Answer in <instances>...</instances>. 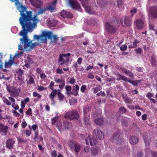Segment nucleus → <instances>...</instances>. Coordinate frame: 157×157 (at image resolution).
Returning a JSON list of instances; mask_svg holds the SVG:
<instances>
[{
  "label": "nucleus",
  "instance_id": "aec40b11",
  "mask_svg": "<svg viewBox=\"0 0 157 157\" xmlns=\"http://www.w3.org/2000/svg\"><path fill=\"white\" fill-rule=\"evenodd\" d=\"M139 139L136 136H130L129 139V142L132 145H135L138 143Z\"/></svg>",
  "mask_w": 157,
  "mask_h": 157
},
{
  "label": "nucleus",
  "instance_id": "4be33fe9",
  "mask_svg": "<svg viewBox=\"0 0 157 157\" xmlns=\"http://www.w3.org/2000/svg\"><path fill=\"white\" fill-rule=\"evenodd\" d=\"M20 91V90L19 89L13 88V90L10 94L12 97H17L19 95Z\"/></svg>",
  "mask_w": 157,
  "mask_h": 157
},
{
  "label": "nucleus",
  "instance_id": "58836bf2",
  "mask_svg": "<svg viewBox=\"0 0 157 157\" xmlns=\"http://www.w3.org/2000/svg\"><path fill=\"white\" fill-rule=\"evenodd\" d=\"M120 113L121 114L125 113L127 111V110L125 107L122 106L119 109Z\"/></svg>",
  "mask_w": 157,
  "mask_h": 157
},
{
  "label": "nucleus",
  "instance_id": "5fc2aeb1",
  "mask_svg": "<svg viewBox=\"0 0 157 157\" xmlns=\"http://www.w3.org/2000/svg\"><path fill=\"white\" fill-rule=\"evenodd\" d=\"M126 75H128L129 76L133 78L134 75L130 71L128 70Z\"/></svg>",
  "mask_w": 157,
  "mask_h": 157
},
{
  "label": "nucleus",
  "instance_id": "9b49d317",
  "mask_svg": "<svg viewBox=\"0 0 157 157\" xmlns=\"http://www.w3.org/2000/svg\"><path fill=\"white\" fill-rule=\"evenodd\" d=\"M149 14L152 17L157 18V6H151L149 8Z\"/></svg>",
  "mask_w": 157,
  "mask_h": 157
},
{
  "label": "nucleus",
  "instance_id": "2eb2a0df",
  "mask_svg": "<svg viewBox=\"0 0 157 157\" xmlns=\"http://www.w3.org/2000/svg\"><path fill=\"white\" fill-rule=\"evenodd\" d=\"M14 144L15 141L14 139L12 138L9 139L6 142V147L10 149H13Z\"/></svg>",
  "mask_w": 157,
  "mask_h": 157
},
{
  "label": "nucleus",
  "instance_id": "052dcab7",
  "mask_svg": "<svg viewBox=\"0 0 157 157\" xmlns=\"http://www.w3.org/2000/svg\"><path fill=\"white\" fill-rule=\"evenodd\" d=\"M46 88H45L44 86H38V90L39 91H42L45 89H46Z\"/></svg>",
  "mask_w": 157,
  "mask_h": 157
},
{
  "label": "nucleus",
  "instance_id": "a19ab883",
  "mask_svg": "<svg viewBox=\"0 0 157 157\" xmlns=\"http://www.w3.org/2000/svg\"><path fill=\"white\" fill-rule=\"evenodd\" d=\"M13 63V60H9L8 62H5V67H8L9 65H11Z\"/></svg>",
  "mask_w": 157,
  "mask_h": 157
},
{
  "label": "nucleus",
  "instance_id": "393cba45",
  "mask_svg": "<svg viewBox=\"0 0 157 157\" xmlns=\"http://www.w3.org/2000/svg\"><path fill=\"white\" fill-rule=\"evenodd\" d=\"M94 122L96 124L100 126L103 124L104 120L103 118L101 117L97 118L94 120Z\"/></svg>",
  "mask_w": 157,
  "mask_h": 157
},
{
  "label": "nucleus",
  "instance_id": "a18cd8bd",
  "mask_svg": "<svg viewBox=\"0 0 157 157\" xmlns=\"http://www.w3.org/2000/svg\"><path fill=\"white\" fill-rule=\"evenodd\" d=\"M4 78L6 80H9L10 79V77H5L3 74L0 72V79Z\"/></svg>",
  "mask_w": 157,
  "mask_h": 157
},
{
  "label": "nucleus",
  "instance_id": "cd10ccee",
  "mask_svg": "<svg viewBox=\"0 0 157 157\" xmlns=\"http://www.w3.org/2000/svg\"><path fill=\"white\" fill-rule=\"evenodd\" d=\"M123 100L126 103H131L132 100L128 97L127 95H122Z\"/></svg>",
  "mask_w": 157,
  "mask_h": 157
},
{
  "label": "nucleus",
  "instance_id": "8fccbe9b",
  "mask_svg": "<svg viewBox=\"0 0 157 157\" xmlns=\"http://www.w3.org/2000/svg\"><path fill=\"white\" fill-rule=\"evenodd\" d=\"M155 26L154 25L151 23H149V29L150 30H152L153 31H155Z\"/></svg>",
  "mask_w": 157,
  "mask_h": 157
},
{
  "label": "nucleus",
  "instance_id": "c85d7f7f",
  "mask_svg": "<svg viewBox=\"0 0 157 157\" xmlns=\"http://www.w3.org/2000/svg\"><path fill=\"white\" fill-rule=\"evenodd\" d=\"M139 43L136 39L134 40L132 44H130L128 46V48H135L137 46V43Z\"/></svg>",
  "mask_w": 157,
  "mask_h": 157
},
{
  "label": "nucleus",
  "instance_id": "6e6552de",
  "mask_svg": "<svg viewBox=\"0 0 157 157\" xmlns=\"http://www.w3.org/2000/svg\"><path fill=\"white\" fill-rule=\"evenodd\" d=\"M93 137L97 139L98 138L99 140L103 139L104 135L101 131L98 128L95 129L93 132Z\"/></svg>",
  "mask_w": 157,
  "mask_h": 157
},
{
  "label": "nucleus",
  "instance_id": "72a5a7b5",
  "mask_svg": "<svg viewBox=\"0 0 157 157\" xmlns=\"http://www.w3.org/2000/svg\"><path fill=\"white\" fill-rule=\"evenodd\" d=\"M2 99L3 102L6 105H11V101L9 100L6 98L3 97Z\"/></svg>",
  "mask_w": 157,
  "mask_h": 157
},
{
  "label": "nucleus",
  "instance_id": "f8f14e48",
  "mask_svg": "<svg viewBox=\"0 0 157 157\" xmlns=\"http://www.w3.org/2000/svg\"><path fill=\"white\" fill-rule=\"evenodd\" d=\"M135 24L138 29H142L144 27V20L143 19H137L135 21Z\"/></svg>",
  "mask_w": 157,
  "mask_h": 157
},
{
  "label": "nucleus",
  "instance_id": "f704fd0d",
  "mask_svg": "<svg viewBox=\"0 0 157 157\" xmlns=\"http://www.w3.org/2000/svg\"><path fill=\"white\" fill-rule=\"evenodd\" d=\"M84 122L86 126H87L90 124V121L89 118L86 116H85L84 117Z\"/></svg>",
  "mask_w": 157,
  "mask_h": 157
},
{
  "label": "nucleus",
  "instance_id": "69168bd1",
  "mask_svg": "<svg viewBox=\"0 0 157 157\" xmlns=\"http://www.w3.org/2000/svg\"><path fill=\"white\" fill-rule=\"evenodd\" d=\"M65 88L67 91H71V87L70 86L66 85Z\"/></svg>",
  "mask_w": 157,
  "mask_h": 157
},
{
  "label": "nucleus",
  "instance_id": "f257e3e1",
  "mask_svg": "<svg viewBox=\"0 0 157 157\" xmlns=\"http://www.w3.org/2000/svg\"><path fill=\"white\" fill-rule=\"evenodd\" d=\"M10 0L12 2H15V4L20 12L21 17L19 18V21L22 29L19 33V35L23 36V38L21 40H24V42L25 44L27 43L29 45L30 43L28 42L29 40L27 38V34L28 32L32 31L36 27L37 23L39 21L37 16L46 10L45 7L44 9L40 8L37 13L33 16L32 11H27V7L19 2V0Z\"/></svg>",
  "mask_w": 157,
  "mask_h": 157
},
{
  "label": "nucleus",
  "instance_id": "7ed1b4c3",
  "mask_svg": "<svg viewBox=\"0 0 157 157\" xmlns=\"http://www.w3.org/2000/svg\"><path fill=\"white\" fill-rule=\"evenodd\" d=\"M64 117L66 118H69L71 120H77L79 119V115L77 110H73L66 112Z\"/></svg>",
  "mask_w": 157,
  "mask_h": 157
},
{
  "label": "nucleus",
  "instance_id": "4468645a",
  "mask_svg": "<svg viewBox=\"0 0 157 157\" xmlns=\"http://www.w3.org/2000/svg\"><path fill=\"white\" fill-rule=\"evenodd\" d=\"M82 0H79L80 1ZM69 2L70 6L73 10H78L80 8V5L78 2H75L74 0H70Z\"/></svg>",
  "mask_w": 157,
  "mask_h": 157
},
{
  "label": "nucleus",
  "instance_id": "5701e85b",
  "mask_svg": "<svg viewBox=\"0 0 157 157\" xmlns=\"http://www.w3.org/2000/svg\"><path fill=\"white\" fill-rule=\"evenodd\" d=\"M52 92L49 95V97L52 102H54V98L55 96L57 94V90L56 89L52 90Z\"/></svg>",
  "mask_w": 157,
  "mask_h": 157
},
{
  "label": "nucleus",
  "instance_id": "3c124183",
  "mask_svg": "<svg viewBox=\"0 0 157 157\" xmlns=\"http://www.w3.org/2000/svg\"><path fill=\"white\" fill-rule=\"evenodd\" d=\"M53 37V40H52L51 42L52 43H54L55 44L56 43L57 40H58V37H57V36L56 35H54L53 36L52 35V37ZM52 38H51L52 39Z\"/></svg>",
  "mask_w": 157,
  "mask_h": 157
},
{
  "label": "nucleus",
  "instance_id": "09e8293b",
  "mask_svg": "<svg viewBox=\"0 0 157 157\" xmlns=\"http://www.w3.org/2000/svg\"><path fill=\"white\" fill-rule=\"evenodd\" d=\"M101 113L100 111H99L98 112H96L93 114V116L95 118H97V117H99L101 116Z\"/></svg>",
  "mask_w": 157,
  "mask_h": 157
},
{
  "label": "nucleus",
  "instance_id": "f3484780",
  "mask_svg": "<svg viewBox=\"0 0 157 157\" xmlns=\"http://www.w3.org/2000/svg\"><path fill=\"white\" fill-rule=\"evenodd\" d=\"M31 4L37 8H40L42 6L41 0H29Z\"/></svg>",
  "mask_w": 157,
  "mask_h": 157
},
{
  "label": "nucleus",
  "instance_id": "7c9ffc66",
  "mask_svg": "<svg viewBox=\"0 0 157 157\" xmlns=\"http://www.w3.org/2000/svg\"><path fill=\"white\" fill-rule=\"evenodd\" d=\"M57 95L58 99L59 101H62L63 100L64 96L60 92V90H57Z\"/></svg>",
  "mask_w": 157,
  "mask_h": 157
},
{
  "label": "nucleus",
  "instance_id": "39448f33",
  "mask_svg": "<svg viewBox=\"0 0 157 157\" xmlns=\"http://www.w3.org/2000/svg\"><path fill=\"white\" fill-rule=\"evenodd\" d=\"M71 55L70 53L67 54H60L58 60L60 65H63L65 63H67L69 61V56Z\"/></svg>",
  "mask_w": 157,
  "mask_h": 157
},
{
  "label": "nucleus",
  "instance_id": "a878e982",
  "mask_svg": "<svg viewBox=\"0 0 157 157\" xmlns=\"http://www.w3.org/2000/svg\"><path fill=\"white\" fill-rule=\"evenodd\" d=\"M120 131H118L116 132L113 135L112 139V140H115L117 141H119L120 139Z\"/></svg>",
  "mask_w": 157,
  "mask_h": 157
},
{
  "label": "nucleus",
  "instance_id": "4d7b16f0",
  "mask_svg": "<svg viewBox=\"0 0 157 157\" xmlns=\"http://www.w3.org/2000/svg\"><path fill=\"white\" fill-rule=\"evenodd\" d=\"M135 51L137 53L141 54L142 52V49L140 48L135 49Z\"/></svg>",
  "mask_w": 157,
  "mask_h": 157
},
{
  "label": "nucleus",
  "instance_id": "0e129e2a",
  "mask_svg": "<svg viewBox=\"0 0 157 157\" xmlns=\"http://www.w3.org/2000/svg\"><path fill=\"white\" fill-rule=\"evenodd\" d=\"M26 136H29L31 134V131L29 130H27L24 131Z\"/></svg>",
  "mask_w": 157,
  "mask_h": 157
},
{
  "label": "nucleus",
  "instance_id": "9d476101",
  "mask_svg": "<svg viewBox=\"0 0 157 157\" xmlns=\"http://www.w3.org/2000/svg\"><path fill=\"white\" fill-rule=\"evenodd\" d=\"M57 0H54L52 2L46 3L45 4V8L46 10L51 12H54L56 9V4Z\"/></svg>",
  "mask_w": 157,
  "mask_h": 157
},
{
  "label": "nucleus",
  "instance_id": "bb28decb",
  "mask_svg": "<svg viewBox=\"0 0 157 157\" xmlns=\"http://www.w3.org/2000/svg\"><path fill=\"white\" fill-rule=\"evenodd\" d=\"M82 5L85 8V10L87 12L90 14H94L95 13V12L92 11L90 7L86 5H84L83 4H82Z\"/></svg>",
  "mask_w": 157,
  "mask_h": 157
},
{
  "label": "nucleus",
  "instance_id": "473e14b6",
  "mask_svg": "<svg viewBox=\"0 0 157 157\" xmlns=\"http://www.w3.org/2000/svg\"><path fill=\"white\" fill-rule=\"evenodd\" d=\"M101 87L100 85H97L95 88H93L92 90L94 94L97 93L98 91L101 90Z\"/></svg>",
  "mask_w": 157,
  "mask_h": 157
},
{
  "label": "nucleus",
  "instance_id": "de8ad7c7",
  "mask_svg": "<svg viewBox=\"0 0 157 157\" xmlns=\"http://www.w3.org/2000/svg\"><path fill=\"white\" fill-rule=\"evenodd\" d=\"M121 124L122 126L125 127H127L128 125V123L127 121L125 120H123L122 121Z\"/></svg>",
  "mask_w": 157,
  "mask_h": 157
},
{
  "label": "nucleus",
  "instance_id": "0eeeda50",
  "mask_svg": "<svg viewBox=\"0 0 157 157\" xmlns=\"http://www.w3.org/2000/svg\"><path fill=\"white\" fill-rule=\"evenodd\" d=\"M124 23H123V19H121L120 22L123 27L125 28L130 26L132 23V18L129 16H125L124 18Z\"/></svg>",
  "mask_w": 157,
  "mask_h": 157
},
{
  "label": "nucleus",
  "instance_id": "c9c22d12",
  "mask_svg": "<svg viewBox=\"0 0 157 157\" xmlns=\"http://www.w3.org/2000/svg\"><path fill=\"white\" fill-rule=\"evenodd\" d=\"M99 150L97 148H93L91 151V154L92 155L95 156L97 155L98 153Z\"/></svg>",
  "mask_w": 157,
  "mask_h": 157
},
{
  "label": "nucleus",
  "instance_id": "e2e57ef3",
  "mask_svg": "<svg viewBox=\"0 0 157 157\" xmlns=\"http://www.w3.org/2000/svg\"><path fill=\"white\" fill-rule=\"evenodd\" d=\"M97 96H101L102 97H104L105 95V93L102 91H101L100 92L97 93L96 94Z\"/></svg>",
  "mask_w": 157,
  "mask_h": 157
},
{
  "label": "nucleus",
  "instance_id": "603ef678",
  "mask_svg": "<svg viewBox=\"0 0 157 157\" xmlns=\"http://www.w3.org/2000/svg\"><path fill=\"white\" fill-rule=\"evenodd\" d=\"M86 86L85 85H82L80 88V91L82 93H84L86 89Z\"/></svg>",
  "mask_w": 157,
  "mask_h": 157
},
{
  "label": "nucleus",
  "instance_id": "dca6fc26",
  "mask_svg": "<svg viewBox=\"0 0 157 157\" xmlns=\"http://www.w3.org/2000/svg\"><path fill=\"white\" fill-rule=\"evenodd\" d=\"M60 15L62 17L64 18H72L73 17V14L71 12L65 10H63L60 13Z\"/></svg>",
  "mask_w": 157,
  "mask_h": 157
},
{
  "label": "nucleus",
  "instance_id": "4c0bfd02",
  "mask_svg": "<svg viewBox=\"0 0 157 157\" xmlns=\"http://www.w3.org/2000/svg\"><path fill=\"white\" fill-rule=\"evenodd\" d=\"M35 83L34 79L31 75H30L29 78V81L28 82V84L31 85Z\"/></svg>",
  "mask_w": 157,
  "mask_h": 157
},
{
  "label": "nucleus",
  "instance_id": "ea45409f",
  "mask_svg": "<svg viewBox=\"0 0 157 157\" xmlns=\"http://www.w3.org/2000/svg\"><path fill=\"white\" fill-rule=\"evenodd\" d=\"M8 98L11 101V103H12L11 106L12 107H13L15 105H16L15 103V100L14 98L11 97H9Z\"/></svg>",
  "mask_w": 157,
  "mask_h": 157
},
{
  "label": "nucleus",
  "instance_id": "37998d69",
  "mask_svg": "<svg viewBox=\"0 0 157 157\" xmlns=\"http://www.w3.org/2000/svg\"><path fill=\"white\" fill-rule=\"evenodd\" d=\"M58 118V116H56L52 119V125H54L56 123Z\"/></svg>",
  "mask_w": 157,
  "mask_h": 157
},
{
  "label": "nucleus",
  "instance_id": "680f3d73",
  "mask_svg": "<svg viewBox=\"0 0 157 157\" xmlns=\"http://www.w3.org/2000/svg\"><path fill=\"white\" fill-rule=\"evenodd\" d=\"M87 77L89 79H93L94 78V76L91 72H89L88 74Z\"/></svg>",
  "mask_w": 157,
  "mask_h": 157
},
{
  "label": "nucleus",
  "instance_id": "a211bd4d",
  "mask_svg": "<svg viewBox=\"0 0 157 157\" xmlns=\"http://www.w3.org/2000/svg\"><path fill=\"white\" fill-rule=\"evenodd\" d=\"M9 127L4 125L2 123L0 122V133H2L5 135H6Z\"/></svg>",
  "mask_w": 157,
  "mask_h": 157
},
{
  "label": "nucleus",
  "instance_id": "864d4df0",
  "mask_svg": "<svg viewBox=\"0 0 157 157\" xmlns=\"http://www.w3.org/2000/svg\"><path fill=\"white\" fill-rule=\"evenodd\" d=\"M54 82L53 81L51 82L48 86V88L51 90H53V89H54Z\"/></svg>",
  "mask_w": 157,
  "mask_h": 157
},
{
  "label": "nucleus",
  "instance_id": "338daca9",
  "mask_svg": "<svg viewBox=\"0 0 157 157\" xmlns=\"http://www.w3.org/2000/svg\"><path fill=\"white\" fill-rule=\"evenodd\" d=\"M120 70H121L125 74H127L128 70H127L124 68H123L122 67H121L120 68Z\"/></svg>",
  "mask_w": 157,
  "mask_h": 157
},
{
  "label": "nucleus",
  "instance_id": "f03ea898",
  "mask_svg": "<svg viewBox=\"0 0 157 157\" xmlns=\"http://www.w3.org/2000/svg\"><path fill=\"white\" fill-rule=\"evenodd\" d=\"M52 37V32L48 31H43L41 35H35L34 36L35 39L37 40H40L43 43H46L47 41V38L50 39H51Z\"/></svg>",
  "mask_w": 157,
  "mask_h": 157
},
{
  "label": "nucleus",
  "instance_id": "6ab92c4d",
  "mask_svg": "<svg viewBox=\"0 0 157 157\" xmlns=\"http://www.w3.org/2000/svg\"><path fill=\"white\" fill-rule=\"evenodd\" d=\"M55 81L57 83H60L61 85H59V87L61 90H62L65 85V81L64 80L59 78H54Z\"/></svg>",
  "mask_w": 157,
  "mask_h": 157
},
{
  "label": "nucleus",
  "instance_id": "b1692460",
  "mask_svg": "<svg viewBox=\"0 0 157 157\" xmlns=\"http://www.w3.org/2000/svg\"><path fill=\"white\" fill-rule=\"evenodd\" d=\"M79 89V86L78 85H76L75 86H73L72 91V94L75 96H77L78 94V91Z\"/></svg>",
  "mask_w": 157,
  "mask_h": 157
},
{
  "label": "nucleus",
  "instance_id": "423d86ee",
  "mask_svg": "<svg viewBox=\"0 0 157 157\" xmlns=\"http://www.w3.org/2000/svg\"><path fill=\"white\" fill-rule=\"evenodd\" d=\"M22 36V38H21L20 39V40L21 41V43L22 44H24V49L26 51H28L29 50H30V49H32L35 47L37 44V43L36 42L34 43H32L31 45H30V44L31 43L32 41L30 40L28 38V36H27V37L28 39L29 40L28 41V43L29 42V45H28V44L27 43H25V42H24V40H21V39L23 38V36Z\"/></svg>",
  "mask_w": 157,
  "mask_h": 157
},
{
  "label": "nucleus",
  "instance_id": "13d9d810",
  "mask_svg": "<svg viewBox=\"0 0 157 157\" xmlns=\"http://www.w3.org/2000/svg\"><path fill=\"white\" fill-rule=\"evenodd\" d=\"M56 72L57 74H61L63 73V71L62 69L58 68L56 70Z\"/></svg>",
  "mask_w": 157,
  "mask_h": 157
},
{
  "label": "nucleus",
  "instance_id": "bf43d9fd",
  "mask_svg": "<svg viewBox=\"0 0 157 157\" xmlns=\"http://www.w3.org/2000/svg\"><path fill=\"white\" fill-rule=\"evenodd\" d=\"M137 12V9L136 8H134L132 10L130 11L131 13V16L132 17L133 14L136 13Z\"/></svg>",
  "mask_w": 157,
  "mask_h": 157
},
{
  "label": "nucleus",
  "instance_id": "49530a36",
  "mask_svg": "<svg viewBox=\"0 0 157 157\" xmlns=\"http://www.w3.org/2000/svg\"><path fill=\"white\" fill-rule=\"evenodd\" d=\"M123 4L122 0H118L117 1V5L118 7H120Z\"/></svg>",
  "mask_w": 157,
  "mask_h": 157
},
{
  "label": "nucleus",
  "instance_id": "20e7f679",
  "mask_svg": "<svg viewBox=\"0 0 157 157\" xmlns=\"http://www.w3.org/2000/svg\"><path fill=\"white\" fill-rule=\"evenodd\" d=\"M68 146L72 150L74 151L76 153L79 152L81 148V146L73 140H70L68 143Z\"/></svg>",
  "mask_w": 157,
  "mask_h": 157
},
{
  "label": "nucleus",
  "instance_id": "79ce46f5",
  "mask_svg": "<svg viewBox=\"0 0 157 157\" xmlns=\"http://www.w3.org/2000/svg\"><path fill=\"white\" fill-rule=\"evenodd\" d=\"M33 96L34 97H37V98L38 99H40L41 97V95L36 92H33Z\"/></svg>",
  "mask_w": 157,
  "mask_h": 157
},
{
  "label": "nucleus",
  "instance_id": "2f4dec72",
  "mask_svg": "<svg viewBox=\"0 0 157 157\" xmlns=\"http://www.w3.org/2000/svg\"><path fill=\"white\" fill-rule=\"evenodd\" d=\"M90 106L87 105L84 107L83 109V112L84 115L86 114L90 111Z\"/></svg>",
  "mask_w": 157,
  "mask_h": 157
},
{
  "label": "nucleus",
  "instance_id": "412c9836",
  "mask_svg": "<svg viewBox=\"0 0 157 157\" xmlns=\"http://www.w3.org/2000/svg\"><path fill=\"white\" fill-rule=\"evenodd\" d=\"M143 139L146 145H149L151 140V136L149 134H146L143 136Z\"/></svg>",
  "mask_w": 157,
  "mask_h": 157
},
{
  "label": "nucleus",
  "instance_id": "e433bc0d",
  "mask_svg": "<svg viewBox=\"0 0 157 157\" xmlns=\"http://www.w3.org/2000/svg\"><path fill=\"white\" fill-rule=\"evenodd\" d=\"M57 22L56 20H51L49 22V25L51 27H54L57 24Z\"/></svg>",
  "mask_w": 157,
  "mask_h": 157
},
{
  "label": "nucleus",
  "instance_id": "1a4fd4ad",
  "mask_svg": "<svg viewBox=\"0 0 157 157\" xmlns=\"http://www.w3.org/2000/svg\"><path fill=\"white\" fill-rule=\"evenodd\" d=\"M105 29L109 33H114L117 30V28L115 25H112L109 22H107L105 24Z\"/></svg>",
  "mask_w": 157,
  "mask_h": 157
},
{
  "label": "nucleus",
  "instance_id": "774afa93",
  "mask_svg": "<svg viewBox=\"0 0 157 157\" xmlns=\"http://www.w3.org/2000/svg\"><path fill=\"white\" fill-rule=\"evenodd\" d=\"M6 89L7 90V91L11 93V92H12V91L13 90V88H12L11 87H10L9 86L7 85H6Z\"/></svg>",
  "mask_w": 157,
  "mask_h": 157
},
{
  "label": "nucleus",
  "instance_id": "ddd939ff",
  "mask_svg": "<svg viewBox=\"0 0 157 157\" xmlns=\"http://www.w3.org/2000/svg\"><path fill=\"white\" fill-rule=\"evenodd\" d=\"M85 141L86 144L88 145L90 144L91 146L95 145L97 142L96 138L93 136L92 138H91L90 136H88L86 138Z\"/></svg>",
  "mask_w": 157,
  "mask_h": 157
},
{
  "label": "nucleus",
  "instance_id": "c756f323",
  "mask_svg": "<svg viewBox=\"0 0 157 157\" xmlns=\"http://www.w3.org/2000/svg\"><path fill=\"white\" fill-rule=\"evenodd\" d=\"M117 75L119 76V77L117 78V80L119 81L121 80H122L125 82L127 81V78L124 75H122L120 74H118Z\"/></svg>",
  "mask_w": 157,
  "mask_h": 157
},
{
  "label": "nucleus",
  "instance_id": "c03bdc74",
  "mask_svg": "<svg viewBox=\"0 0 157 157\" xmlns=\"http://www.w3.org/2000/svg\"><path fill=\"white\" fill-rule=\"evenodd\" d=\"M25 60V63H28L30 64H32L33 63L32 59L30 57L28 56L27 57V59Z\"/></svg>",
  "mask_w": 157,
  "mask_h": 157
},
{
  "label": "nucleus",
  "instance_id": "6e6d98bb",
  "mask_svg": "<svg viewBox=\"0 0 157 157\" xmlns=\"http://www.w3.org/2000/svg\"><path fill=\"white\" fill-rule=\"evenodd\" d=\"M127 46L125 44H124L121 46L120 48V49L122 51H124L127 49Z\"/></svg>",
  "mask_w": 157,
  "mask_h": 157
}]
</instances>
